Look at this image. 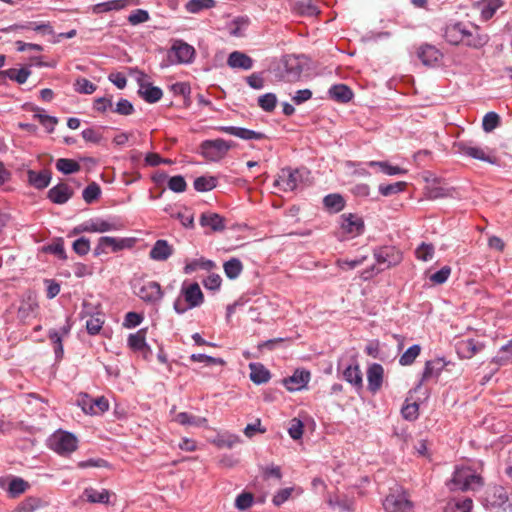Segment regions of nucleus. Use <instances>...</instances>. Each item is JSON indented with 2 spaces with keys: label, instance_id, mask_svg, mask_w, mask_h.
<instances>
[{
  "label": "nucleus",
  "instance_id": "1",
  "mask_svg": "<svg viewBox=\"0 0 512 512\" xmlns=\"http://www.w3.org/2000/svg\"><path fill=\"white\" fill-rule=\"evenodd\" d=\"M484 484V480L476 469L470 466L456 467L453 477L449 482L451 490H478Z\"/></svg>",
  "mask_w": 512,
  "mask_h": 512
},
{
  "label": "nucleus",
  "instance_id": "2",
  "mask_svg": "<svg viewBox=\"0 0 512 512\" xmlns=\"http://www.w3.org/2000/svg\"><path fill=\"white\" fill-rule=\"evenodd\" d=\"M374 257L377 264L382 267L376 270V267L373 265L370 269L363 271L361 277L364 280L371 278L373 275L384 269H388L400 264L403 260L402 252L395 246H383L375 249Z\"/></svg>",
  "mask_w": 512,
  "mask_h": 512
},
{
  "label": "nucleus",
  "instance_id": "3",
  "mask_svg": "<svg viewBox=\"0 0 512 512\" xmlns=\"http://www.w3.org/2000/svg\"><path fill=\"white\" fill-rule=\"evenodd\" d=\"M304 69V62L301 57L296 55H284L277 67L275 68V76L282 81L293 83L297 82Z\"/></svg>",
  "mask_w": 512,
  "mask_h": 512
},
{
  "label": "nucleus",
  "instance_id": "4",
  "mask_svg": "<svg viewBox=\"0 0 512 512\" xmlns=\"http://www.w3.org/2000/svg\"><path fill=\"white\" fill-rule=\"evenodd\" d=\"M382 505L386 512H411L413 509L409 493L404 487L397 484L389 489Z\"/></svg>",
  "mask_w": 512,
  "mask_h": 512
},
{
  "label": "nucleus",
  "instance_id": "5",
  "mask_svg": "<svg viewBox=\"0 0 512 512\" xmlns=\"http://www.w3.org/2000/svg\"><path fill=\"white\" fill-rule=\"evenodd\" d=\"M236 143L222 138L204 140L199 145V153L210 162H218L226 157L229 150L234 148Z\"/></svg>",
  "mask_w": 512,
  "mask_h": 512
},
{
  "label": "nucleus",
  "instance_id": "6",
  "mask_svg": "<svg viewBox=\"0 0 512 512\" xmlns=\"http://www.w3.org/2000/svg\"><path fill=\"white\" fill-rule=\"evenodd\" d=\"M132 288L134 294L146 304H158L164 296L160 283L156 281L136 280Z\"/></svg>",
  "mask_w": 512,
  "mask_h": 512
},
{
  "label": "nucleus",
  "instance_id": "7",
  "mask_svg": "<svg viewBox=\"0 0 512 512\" xmlns=\"http://www.w3.org/2000/svg\"><path fill=\"white\" fill-rule=\"evenodd\" d=\"M48 445L58 455L68 456L78 448V439L70 432L59 430L50 436Z\"/></svg>",
  "mask_w": 512,
  "mask_h": 512
},
{
  "label": "nucleus",
  "instance_id": "8",
  "mask_svg": "<svg viewBox=\"0 0 512 512\" xmlns=\"http://www.w3.org/2000/svg\"><path fill=\"white\" fill-rule=\"evenodd\" d=\"M135 240L133 238H115L110 236L100 237L98 244L94 249V256L98 257L102 254H107L108 249L112 252H118L126 248H132Z\"/></svg>",
  "mask_w": 512,
  "mask_h": 512
},
{
  "label": "nucleus",
  "instance_id": "9",
  "mask_svg": "<svg viewBox=\"0 0 512 512\" xmlns=\"http://www.w3.org/2000/svg\"><path fill=\"white\" fill-rule=\"evenodd\" d=\"M453 149L456 153L488 162L490 164H496L498 162V158L496 156L486 154L482 148L473 146L469 141H457L453 144Z\"/></svg>",
  "mask_w": 512,
  "mask_h": 512
},
{
  "label": "nucleus",
  "instance_id": "10",
  "mask_svg": "<svg viewBox=\"0 0 512 512\" xmlns=\"http://www.w3.org/2000/svg\"><path fill=\"white\" fill-rule=\"evenodd\" d=\"M77 402L83 412L90 415L104 413L109 409V402L104 396L94 399L88 394H80Z\"/></svg>",
  "mask_w": 512,
  "mask_h": 512
},
{
  "label": "nucleus",
  "instance_id": "11",
  "mask_svg": "<svg viewBox=\"0 0 512 512\" xmlns=\"http://www.w3.org/2000/svg\"><path fill=\"white\" fill-rule=\"evenodd\" d=\"M303 174L304 171L300 169H282L281 174L275 181V185L280 186L284 191H293L297 189L300 183L303 181Z\"/></svg>",
  "mask_w": 512,
  "mask_h": 512
},
{
  "label": "nucleus",
  "instance_id": "12",
  "mask_svg": "<svg viewBox=\"0 0 512 512\" xmlns=\"http://www.w3.org/2000/svg\"><path fill=\"white\" fill-rule=\"evenodd\" d=\"M489 35L481 30L477 25H472L471 28L466 26L462 45L472 49H481L489 42Z\"/></svg>",
  "mask_w": 512,
  "mask_h": 512
},
{
  "label": "nucleus",
  "instance_id": "13",
  "mask_svg": "<svg viewBox=\"0 0 512 512\" xmlns=\"http://www.w3.org/2000/svg\"><path fill=\"white\" fill-rule=\"evenodd\" d=\"M145 78H147V75L141 72L140 77L137 79L139 84L138 94L147 103H156L162 98L163 92L161 88L153 86Z\"/></svg>",
  "mask_w": 512,
  "mask_h": 512
},
{
  "label": "nucleus",
  "instance_id": "14",
  "mask_svg": "<svg viewBox=\"0 0 512 512\" xmlns=\"http://www.w3.org/2000/svg\"><path fill=\"white\" fill-rule=\"evenodd\" d=\"M417 57L423 65L428 67H435L441 62L443 54L435 46L430 44H423L417 49Z\"/></svg>",
  "mask_w": 512,
  "mask_h": 512
},
{
  "label": "nucleus",
  "instance_id": "15",
  "mask_svg": "<svg viewBox=\"0 0 512 512\" xmlns=\"http://www.w3.org/2000/svg\"><path fill=\"white\" fill-rule=\"evenodd\" d=\"M215 130L221 133L236 136L243 140H262L266 138V135L262 132H257L243 127L235 126H218Z\"/></svg>",
  "mask_w": 512,
  "mask_h": 512
},
{
  "label": "nucleus",
  "instance_id": "16",
  "mask_svg": "<svg viewBox=\"0 0 512 512\" xmlns=\"http://www.w3.org/2000/svg\"><path fill=\"white\" fill-rule=\"evenodd\" d=\"M181 296L185 299V302L190 306L198 307L204 302V295L197 282L183 283L181 288Z\"/></svg>",
  "mask_w": 512,
  "mask_h": 512
},
{
  "label": "nucleus",
  "instance_id": "17",
  "mask_svg": "<svg viewBox=\"0 0 512 512\" xmlns=\"http://www.w3.org/2000/svg\"><path fill=\"white\" fill-rule=\"evenodd\" d=\"M74 194L73 189L66 183H59L49 189L47 198L54 204L62 205L68 202Z\"/></svg>",
  "mask_w": 512,
  "mask_h": 512
},
{
  "label": "nucleus",
  "instance_id": "18",
  "mask_svg": "<svg viewBox=\"0 0 512 512\" xmlns=\"http://www.w3.org/2000/svg\"><path fill=\"white\" fill-rule=\"evenodd\" d=\"M341 228L348 234L357 236L364 231V221L356 214L348 213L341 216Z\"/></svg>",
  "mask_w": 512,
  "mask_h": 512
},
{
  "label": "nucleus",
  "instance_id": "19",
  "mask_svg": "<svg viewBox=\"0 0 512 512\" xmlns=\"http://www.w3.org/2000/svg\"><path fill=\"white\" fill-rule=\"evenodd\" d=\"M199 223L202 227H209L212 232L225 230V218L218 213L204 212L201 214Z\"/></svg>",
  "mask_w": 512,
  "mask_h": 512
},
{
  "label": "nucleus",
  "instance_id": "20",
  "mask_svg": "<svg viewBox=\"0 0 512 512\" xmlns=\"http://www.w3.org/2000/svg\"><path fill=\"white\" fill-rule=\"evenodd\" d=\"M28 183L35 189L42 190L48 187L52 179V173L48 169L40 172L34 170L27 171Z\"/></svg>",
  "mask_w": 512,
  "mask_h": 512
},
{
  "label": "nucleus",
  "instance_id": "21",
  "mask_svg": "<svg viewBox=\"0 0 512 512\" xmlns=\"http://www.w3.org/2000/svg\"><path fill=\"white\" fill-rule=\"evenodd\" d=\"M466 25L462 22H456L446 26L444 37L451 45H460L463 41Z\"/></svg>",
  "mask_w": 512,
  "mask_h": 512
},
{
  "label": "nucleus",
  "instance_id": "22",
  "mask_svg": "<svg viewBox=\"0 0 512 512\" xmlns=\"http://www.w3.org/2000/svg\"><path fill=\"white\" fill-rule=\"evenodd\" d=\"M384 369L378 364H372L367 370L368 388L371 392H377L383 383Z\"/></svg>",
  "mask_w": 512,
  "mask_h": 512
},
{
  "label": "nucleus",
  "instance_id": "23",
  "mask_svg": "<svg viewBox=\"0 0 512 512\" xmlns=\"http://www.w3.org/2000/svg\"><path fill=\"white\" fill-rule=\"evenodd\" d=\"M173 254V247L167 240H157L149 252V257L155 261H165Z\"/></svg>",
  "mask_w": 512,
  "mask_h": 512
},
{
  "label": "nucleus",
  "instance_id": "24",
  "mask_svg": "<svg viewBox=\"0 0 512 512\" xmlns=\"http://www.w3.org/2000/svg\"><path fill=\"white\" fill-rule=\"evenodd\" d=\"M310 373L305 370H296L294 374L284 379V385L289 391H297L306 386L309 382Z\"/></svg>",
  "mask_w": 512,
  "mask_h": 512
},
{
  "label": "nucleus",
  "instance_id": "25",
  "mask_svg": "<svg viewBox=\"0 0 512 512\" xmlns=\"http://www.w3.org/2000/svg\"><path fill=\"white\" fill-rule=\"evenodd\" d=\"M484 345L472 338L457 344V352L462 358L470 359L483 349Z\"/></svg>",
  "mask_w": 512,
  "mask_h": 512
},
{
  "label": "nucleus",
  "instance_id": "26",
  "mask_svg": "<svg viewBox=\"0 0 512 512\" xmlns=\"http://www.w3.org/2000/svg\"><path fill=\"white\" fill-rule=\"evenodd\" d=\"M147 328H142L128 337V346L135 352H150V347L146 343Z\"/></svg>",
  "mask_w": 512,
  "mask_h": 512
},
{
  "label": "nucleus",
  "instance_id": "27",
  "mask_svg": "<svg viewBox=\"0 0 512 512\" xmlns=\"http://www.w3.org/2000/svg\"><path fill=\"white\" fill-rule=\"evenodd\" d=\"M172 51L179 63H189L193 60L195 55V49L191 45L182 41H177L173 45Z\"/></svg>",
  "mask_w": 512,
  "mask_h": 512
},
{
  "label": "nucleus",
  "instance_id": "28",
  "mask_svg": "<svg viewBox=\"0 0 512 512\" xmlns=\"http://www.w3.org/2000/svg\"><path fill=\"white\" fill-rule=\"evenodd\" d=\"M24 109L35 112L33 118L37 119L47 130L48 133H52L54 131L55 125L58 120L56 117L41 114V109L35 105L26 103Z\"/></svg>",
  "mask_w": 512,
  "mask_h": 512
},
{
  "label": "nucleus",
  "instance_id": "29",
  "mask_svg": "<svg viewBox=\"0 0 512 512\" xmlns=\"http://www.w3.org/2000/svg\"><path fill=\"white\" fill-rule=\"evenodd\" d=\"M227 64L231 68H241L243 70H249L253 67V60L251 57L240 51H234L230 53Z\"/></svg>",
  "mask_w": 512,
  "mask_h": 512
},
{
  "label": "nucleus",
  "instance_id": "30",
  "mask_svg": "<svg viewBox=\"0 0 512 512\" xmlns=\"http://www.w3.org/2000/svg\"><path fill=\"white\" fill-rule=\"evenodd\" d=\"M443 364L440 359L430 360L425 363L422 378L416 386L415 391L422 386V383L433 376H438L443 369Z\"/></svg>",
  "mask_w": 512,
  "mask_h": 512
},
{
  "label": "nucleus",
  "instance_id": "31",
  "mask_svg": "<svg viewBox=\"0 0 512 512\" xmlns=\"http://www.w3.org/2000/svg\"><path fill=\"white\" fill-rule=\"evenodd\" d=\"M329 94L332 99L341 103H347L353 98L352 90L345 84H336L333 85Z\"/></svg>",
  "mask_w": 512,
  "mask_h": 512
},
{
  "label": "nucleus",
  "instance_id": "32",
  "mask_svg": "<svg viewBox=\"0 0 512 512\" xmlns=\"http://www.w3.org/2000/svg\"><path fill=\"white\" fill-rule=\"evenodd\" d=\"M250 369V379L255 384H264L271 378L269 370L260 363H251Z\"/></svg>",
  "mask_w": 512,
  "mask_h": 512
},
{
  "label": "nucleus",
  "instance_id": "33",
  "mask_svg": "<svg viewBox=\"0 0 512 512\" xmlns=\"http://www.w3.org/2000/svg\"><path fill=\"white\" fill-rule=\"evenodd\" d=\"M30 75L31 71L28 68H10L7 70L0 71V77H7L10 80L17 82L18 84H24Z\"/></svg>",
  "mask_w": 512,
  "mask_h": 512
},
{
  "label": "nucleus",
  "instance_id": "34",
  "mask_svg": "<svg viewBox=\"0 0 512 512\" xmlns=\"http://www.w3.org/2000/svg\"><path fill=\"white\" fill-rule=\"evenodd\" d=\"M472 505V499L468 497L453 499L447 503L443 512H471Z\"/></svg>",
  "mask_w": 512,
  "mask_h": 512
},
{
  "label": "nucleus",
  "instance_id": "35",
  "mask_svg": "<svg viewBox=\"0 0 512 512\" xmlns=\"http://www.w3.org/2000/svg\"><path fill=\"white\" fill-rule=\"evenodd\" d=\"M425 195L428 199L435 200L450 196V190L439 185V180L435 178L432 183L426 187Z\"/></svg>",
  "mask_w": 512,
  "mask_h": 512
},
{
  "label": "nucleus",
  "instance_id": "36",
  "mask_svg": "<svg viewBox=\"0 0 512 512\" xmlns=\"http://www.w3.org/2000/svg\"><path fill=\"white\" fill-rule=\"evenodd\" d=\"M487 503L492 507H501L508 501V496L503 487H494L486 498Z\"/></svg>",
  "mask_w": 512,
  "mask_h": 512
},
{
  "label": "nucleus",
  "instance_id": "37",
  "mask_svg": "<svg viewBox=\"0 0 512 512\" xmlns=\"http://www.w3.org/2000/svg\"><path fill=\"white\" fill-rule=\"evenodd\" d=\"M30 487L29 483L22 478L14 477L8 484L7 492L11 498L19 497Z\"/></svg>",
  "mask_w": 512,
  "mask_h": 512
},
{
  "label": "nucleus",
  "instance_id": "38",
  "mask_svg": "<svg viewBox=\"0 0 512 512\" xmlns=\"http://www.w3.org/2000/svg\"><path fill=\"white\" fill-rule=\"evenodd\" d=\"M343 377L356 388L362 387V373L357 364L347 366L343 371Z\"/></svg>",
  "mask_w": 512,
  "mask_h": 512
},
{
  "label": "nucleus",
  "instance_id": "39",
  "mask_svg": "<svg viewBox=\"0 0 512 512\" xmlns=\"http://www.w3.org/2000/svg\"><path fill=\"white\" fill-rule=\"evenodd\" d=\"M323 203L325 208L333 213L340 212L345 206L344 198L337 193L325 196L323 199Z\"/></svg>",
  "mask_w": 512,
  "mask_h": 512
},
{
  "label": "nucleus",
  "instance_id": "40",
  "mask_svg": "<svg viewBox=\"0 0 512 512\" xmlns=\"http://www.w3.org/2000/svg\"><path fill=\"white\" fill-rule=\"evenodd\" d=\"M55 166L59 172L65 175L76 173L81 169V166L77 161L68 158H59L56 161Z\"/></svg>",
  "mask_w": 512,
  "mask_h": 512
},
{
  "label": "nucleus",
  "instance_id": "41",
  "mask_svg": "<svg viewBox=\"0 0 512 512\" xmlns=\"http://www.w3.org/2000/svg\"><path fill=\"white\" fill-rule=\"evenodd\" d=\"M43 253H49L57 256L61 260L67 259V254L64 248V242L62 238H57L53 243L44 245L41 248Z\"/></svg>",
  "mask_w": 512,
  "mask_h": 512
},
{
  "label": "nucleus",
  "instance_id": "42",
  "mask_svg": "<svg viewBox=\"0 0 512 512\" xmlns=\"http://www.w3.org/2000/svg\"><path fill=\"white\" fill-rule=\"evenodd\" d=\"M214 266H215V264L211 260H207V259H204V258L194 259V260H191V261H189V262H187L185 264V266H184V273L185 274H191V273L197 271L198 269H203V270L209 271Z\"/></svg>",
  "mask_w": 512,
  "mask_h": 512
},
{
  "label": "nucleus",
  "instance_id": "43",
  "mask_svg": "<svg viewBox=\"0 0 512 512\" xmlns=\"http://www.w3.org/2000/svg\"><path fill=\"white\" fill-rule=\"evenodd\" d=\"M125 8V3L123 0H111L107 2H102L95 4L92 7V11L94 14H101L104 12L112 11V10H121Z\"/></svg>",
  "mask_w": 512,
  "mask_h": 512
},
{
  "label": "nucleus",
  "instance_id": "44",
  "mask_svg": "<svg viewBox=\"0 0 512 512\" xmlns=\"http://www.w3.org/2000/svg\"><path fill=\"white\" fill-rule=\"evenodd\" d=\"M84 495L86 496V499L90 503H103L106 504L109 502V492L105 489L102 491H97L93 488H86L84 490Z\"/></svg>",
  "mask_w": 512,
  "mask_h": 512
},
{
  "label": "nucleus",
  "instance_id": "45",
  "mask_svg": "<svg viewBox=\"0 0 512 512\" xmlns=\"http://www.w3.org/2000/svg\"><path fill=\"white\" fill-rule=\"evenodd\" d=\"M367 165L369 167H378L380 171L386 175H400L406 173L405 169L399 166H393L386 161H370Z\"/></svg>",
  "mask_w": 512,
  "mask_h": 512
},
{
  "label": "nucleus",
  "instance_id": "46",
  "mask_svg": "<svg viewBox=\"0 0 512 512\" xmlns=\"http://www.w3.org/2000/svg\"><path fill=\"white\" fill-rule=\"evenodd\" d=\"M223 268L229 279H236L241 274L243 265L238 258H231L224 263Z\"/></svg>",
  "mask_w": 512,
  "mask_h": 512
},
{
  "label": "nucleus",
  "instance_id": "47",
  "mask_svg": "<svg viewBox=\"0 0 512 512\" xmlns=\"http://www.w3.org/2000/svg\"><path fill=\"white\" fill-rule=\"evenodd\" d=\"M421 353V346L419 344H414L409 347L399 358V364L401 366H410L414 363L415 359Z\"/></svg>",
  "mask_w": 512,
  "mask_h": 512
},
{
  "label": "nucleus",
  "instance_id": "48",
  "mask_svg": "<svg viewBox=\"0 0 512 512\" xmlns=\"http://www.w3.org/2000/svg\"><path fill=\"white\" fill-rule=\"evenodd\" d=\"M216 1L215 0H189L185 8L190 13H199L200 11L204 9H210L215 7Z\"/></svg>",
  "mask_w": 512,
  "mask_h": 512
},
{
  "label": "nucleus",
  "instance_id": "49",
  "mask_svg": "<svg viewBox=\"0 0 512 512\" xmlns=\"http://www.w3.org/2000/svg\"><path fill=\"white\" fill-rule=\"evenodd\" d=\"M407 183L404 181H398L391 184H380L379 185V193L382 196H391L398 194L399 192H402L406 189Z\"/></svg>",
  "mask_w": 512,
  "mask_h": 512
},
{
  "label": "nucleus",
  "instance_id": "50",
  "mask_svg": "<svg viewBox=\"0 0 512 512\" xmlns=\"http://www.w3.org/2000/svg\"><path fill=\"white\" fill-rule=\"evenodd\" d=\"M503 5L501 0H488L484 2L481 7V17L487 21L491 19L496 11Z\"/></svg>",
  "mask_w": 512,
  "mask_h": 512
},
{
  "label": "nucleus",
  "instance_id": "51",
  "mask_svg": "<svg viewBox=\"0 0 512 512\" xmlns=\"http://www.w3.org/2000/svg\"><path fill=\"white\" fill-rule=\"evenodd\" d=\"M217 179L215 177L200 176L194 180V188L199 192L210 191L216 187Z\"/></svg>",
  "mask_w": 512,
  "mask_h": 512
},
{
  "label": "nucleus",
  "instance_id": "52",
  "mask_svg": "<svg viewBox=\"0 0 512 512\" xmlns=\"http://www.w3.org/2000/svg\"><path fill=\"white\" fill-rule=\"evenodd\" d=\"M296 490L298 491V494H300L302 492V490L300 488H295V487H287V488L280 489L273 496L272 503L275 506L280 507L283 503H285L286 501H288L290 499V497L292 496V493Z\"/></svg>",
  "mask_w": 512,
  "mask_h": 512
},
{
  "label": "nucleus",
  "instance_id": "53",
  "mask_svg": "<svg viewBox=\"0 0 512 512\" xmlns=\"http://www.w3.org/2000/svg\"><path fill=\"white\" fill-rule=\"evenodd\" d=\"M101 195V188L96 182H92L83 190L82 197L87 204H92Z\"/></svg>",
  "mask_w": 512,
  "mask_h": 512
},
{
  "label": "nucleus",
  "instance_id": "54",
  "mask_svg": "<svg viewBox=\"0 0 512 512\" xmlns=\"http://www.w3.org/2000/svg\"><path fill=\"white\" fill-rule=\"evenodd\" d=\"M97 86L90 80L78 77L74 83V90L80 94H92L96 91Z\"/></svg>",
  "mask_w": 512,
  "mask_h": 512
},
{
  "label": "nucleus",
  "instance_id": "55",
  "mask_svg": "<svg viewBox=\"0 0 512 512\" xmlns=\"http://www.w3.org/2000/svg\"><path fill=\"white\" fill-rule=\"evenodd\" d=\"M434 245L431 243L422 242L415 250V256L418 260L429 261L434 255Z\"/></svg>",
  "mask_w": 512,
  "mask_h": 512
},
{
  "label": "nucleus",
  "instance_id": "56",
  "mask_svg": "<svg viewBox=\"0 0 512 512\" xmlns=\"http://www.w3.org/2000/svg\"><path fill=\"white\" fill-rule=\"evenodd\" d=\"M254 503V495L251 492H242L235 499V507L240 511L249 509Z\"/></svg>",
  "mask_w": 512,
  "mask_h": 512
},
{
  "label": "nucleus",
  "instance_id": "57",
  "mask_svg": "<svg viewBox=\"0 0 512 512\" xmlns=\"http://www.w3.org/2000/svg\"><path fill=\"white\" fill-rule=\"evenodd\" d=\"M297 11L304 16H315L319 13L318 7L312 0H301L296 4Z\"/></svg>",
  "mask_w": 512,
  "mask_h": 512
},
{
  "label": "nucleus",
  "instance_id": "58",
  "mask_svg": "<svg viewBox=\"0 0 512 512\" xmlns=\"http://www.w3.org/2000/svg\"><path fill=\"white\" fill-rule=\"evenodd\" d=\"M277 104V97L274 93H266L258 98V105L266 112H272Z\"/></svg>",
  "mask_w": 512,
  "mask_h": 512
},
{
  "label": "nucleus",
  "instance_id": "59",
  "mask_svg": "<svg viewBox=\"0 0 512 512\" xmlns=\"http://www.w3.org/2000/svg\"><path fill=\"white\" fill-rule=\"evenodd\" d=\"M500 116L495 112H488L482 121V127L485 132H491L500 125Z\"/></svg>",
  "mask_w": 512,
  "mask_h": 512
},
{
  "label": "nucleus",
  "instance_id": "60",
  "mask_svg": "<svg viewBox=\"0 0 512 512\" xmlns=\"http://www.w3.org/2000/svg\"><path fill=\"white\" fill-rule=\"evenodd\" d=\"M402 417L408 421H414L419 416V405L416 402L407 403L401 409Z\"/></svg>",
  "mask_w": 512,
  "mask_h": 512
},
{
  "label": "nucleus",
  "instance_id": "61",
  "mask_svg": "<svg viewBox=\"0 0 512 512\" xmlns=\"http://www.w3.org/2000/svg\"><path fill=\"white\" fill-rule=\"evenodd\" d=\"M167 185L170 190L176 193H182L187 188V183L184 177L181 175L170 177Z\"/></svg>",
  "mask_w": 512,
  "mask_h": 512
},
{
  "label": "nucleus",
  "instance_id": "62",
  "mask_svg": "<svg viewBox=\"0 0 512 512\" xmlns=\"http://www.w3.org/2000/svg\"><path fill=\"white\" fill-rule=\"evenodd\" d=\"M104 324V320L101 318L100 315H96V316H91L87 321H86V329H87V332L90 334V335H96L100 332V330L102 329V326Z\"/></svg>",
  "mask_w": 512,
  "mask_h": 512
},
{
  "label": "nucleus",
  "instance_id": "63",
  "mask_svg": "<svg viewBox=\"0 0 512 512\" xmlns=\"http://www.w3.org/2000/svg\"><path fill=\"white\" fill-rule=\"evenodd\" d=\"M72 248L79 256H85L90 251V240L86 237H80L73 242Z\"/></svg>",
  "mask_w": 512,
  "mask_h": 512
},
{
  "label": "nucleus",
  "instance_id": "64",
  "mask_svg": "<svg viewBox=\"0 0 512 512\" xmlns=\"http://www.w3.org/2000/svg\"><path fill=\"white\" fill-rule=\"evenodd\" d=\"M38 499L36 498H27L23 502H21L12 512H34V510L38 507Z\"/></svg>",
  "mask_w": 512,
  "mask_h": 512
}]
</instances>
